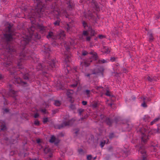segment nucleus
Listing matches in <instances>:
<instances>
[{
    "label": "nucleus",
    "instance_id": "obj_9",
    "mask_svg": "<svg viewBox=\"0 0 160 160\" xmlns=\"http://www.w3.org/2000/svg\"><path fill=\"white\" fill-rule=\"evenodd\" d=\"M64 119L66 120H68V121H64L61 125L58 126L57 128L59 129H60L64 127L71 125L73 121L72 119L68 120L66 118H65Z\"/></svg>",
    "mask_w": 160,
    "mask_h": 160
},
{
    "label": "nucleus",
    "instance_id": "obj_2",
    "mask_svg": "<svg viewBox=\"0 0 160 160\" xmlns=\"http://www.w3.org/2000/svg\"><path fill=\"white\" fill-rule=\"evenodd\" d=\"M71 0L61 1L58 0L51 6V8L53 10L52 13L54 15V20H56L53 23L55 26H59L60 25L61 21L60 18L62 19L65 17L68 18L69 12L72 10L74 7Z\"/></svg>",
    "mask_w": 160,
    "mask_h": 160
},
{
    "label": "nucleus",
    "instance_id": "obj_1",
    "mask_svg": "<svg viewBox=\"0 0 160 160\" xmlns=\"http://www.w3.org/2000/svg\"><path fill=\"white\" fill-rule=\"evenodd\" d=\"M35 29L42 33L46 31V28L42 25L37 24L36 28L34 25H32L30 28L32 32L30 36L24 35L21 38L20 46L22 50L18 54L15 48L9 44V42L15 39V38L14 36H18L19 34L15 32L12 25L9 24L5 29L6 32L8 33L4 34L6 41L5 45H3V47L6 49L5 51L7 52V54H5V62L4 64V65L7 67V70L10 71L11 74H14L18 71V69H20L23 78L30 81L32 80L34 77L30 76L26 69L23 68L22 63L23 60L31 59L32 60V62L34 63L38 61V59L36 57V55L32 51H30L26 48L28 45L32 46V44L35 45L37 43L36 41L41 38L40 35L38 33L34 32Z\"/></svg>",
    "mask_w": 160,
    "mask_h": 160
},
{
    "label": "nucleus",
    "instance_id": "obj_56",
    "mask_svg": "<svg viewBox=\"0 0 160 160\" xmlns=\"http://www.w3.org/2000/svg\"><path fill=\"white\" fill-rule=\"evenodd\" d=\"M131 98L132 100H134L136 99V98L135 96H133L131 97Z\"/></svg>",
    "mask_w": 160,
    "mask_h": 160
},
{
    "label": "nucleus",
    "instance_id": "obj_48",
    "mask_svg": "<svg viewBox=\"0 0 160 160\" xmlns=\"http://www.w3.org/2000/svg\"><path fill=\"white\" fill-rule=\"evenodd\" d=\"M116 58H115V57H111L110 58V60L112 62H113L114 61H115V60H116Z\"/></svg>",
    "mask_w": 160,
    "mask_h": 160
},
{
    "label": "nucleus",
    "instance_id": "obj_5",
    "mask_svg": "<svg viewBox=\"0 0 160 160\" xmlns=\"http://www.w3.org/2000/svg\"><path fill=\"white\" fill-rule=\"evenodd\" d=\"M37 5L35 10H32L28 16L31 20L32 18L34 20L37 18H41L45 14L44 3L42 0H33Z\"/></svg>",
    "mask_w": 160,
    "mask_h": 160
},
{
    "label": "nucleus",
    "instance_id": "obj_54",
    "mask_svg": "<svg viewBox=\"0 0 160 160\" xmlns=\"http://www.w3.org/2000/svg\"><path fill=\"white\" fill-rule=\"evenodd\" d=\"M4 112H9V109H8V108H5L4 109Z\"/></svg>",
    "mask_w": 160,
    "mask_h": 160
},
{
    "label": "nucleus",
    "instance_id": "obj_6",
    "mask_svg": "<svg viewBox=\"0 0 160 160\" xmlns=\"http://www.w3.org/2000/svg\"><path fill=\"white\" fill-rule=\"evenodd\" d=\"M138 130L141 133L142 141L143 143H145L149 139L148 136L147 135L148 131L144 128H140Z\"/></svg>",
    "mask_w": 160,
    "mask_h": 160
},
{
    "label": "nucleus",
    "instance_id": "obj_59",
    "mask_svg": "<svg viewBox=\"0 0 160 160\" xmlns=\"http://www.w3.org/2000/svg\"><path fill=\"white\" fill-rule=\"evenodd\" d=\"M112 105V103H110L108 104V105L110 107H111Z\"/></svg>",
    "mask_w": 160,
    "mask_h": 160
},
{
    "label": "nucleus",
    "instance_id": "obj_62",
    "mask_svg": "<svg viewBox=\"0 0 160 160\" xmlns=\"http://www.w3.org/2000/svg\"><path fill=\"white\" fill-rule=\"evenodd\" d=\"M99 37L100 38H102L103 37V36L102 35H99Z\"/></svg>",
    "mask_w": 160,
    "mask_h": 160
},
{
    "label": "nucleus",
    "instance_id": "obj_24",
    "mask_svg": "<svg viewBox=\"0 0 160 160\" xmlns=\"http://www.w3.org/2000/svg\"><path fill=\"white\" fill-rule=\"evenodd\" d=\"M160 120V116H158V118H155L151 122L150 124L152 125L158 122Z\"/></svg>",
    "mask_w": 160,
    "mask_h": 160
},
{
    "label": "nucleus",
    "instance_id": "obj_64",
    "mask_svg": "<svg viewBox=\"0 0 160 160\" xmlns=\"http://www.w3.org/2000/svg\"><path fill=\"white\" fill-rule=\"evenodd\" d=\"M29 160H37L35 158V159H30Z\"/></svg>",
    "mask_w": 160,
    "mask_h": 160
},
{
    "label": "nucleus",
    "instance_id": "obj_45",
    "mask_svg": "<svg viewBox=\"0 0 160 160\" xmlns=\"http://www.w3.org/2000/svg\"><path fill=\"white\" fill-rule=\"evenodd\" d=\"M91 40V37L88 36H86V40L87 41H89Z\"/></svg>",
    "mask_w": 160,
    "mask_h": 160
},
{
    "label": "nucleus",
    "instance_id": "obj_23",
    "mask_svg": "<svg viewBox=\"0 0 160 160\" xmlns=\"http://www.w3.org/2000/svg\"><path fill=\"white\" fill-rule=\"evenodd\" d=\"M147 79L149 82H151L153 81H157L156 77H154L153 78L150 76H148L147 78Z\"/></svg>",
    "mask_w": 160,
    "mask_h": 160
},
{
    "label": "nucleus",
    "instance_id": "obj_31",
    "mask_svg": "<svg viewBox=\"0 0 160 160\" xmlns=\"http://www.w3.org/2000/svg\"><path fill=\"white\" fill-rule=\"evenodd\" d=\"M108 141V140H107ZM108 141L107 142H106L105 141L103 140L102 142H101L100 145L102 148L104 145L105 143H107V142H108Z\"/></svg>",
    "mask_w": 160,
    "mask_h": 160
},
{
    "label": "nucleus",
    "instance_id": "obj_20",
    "mask_svg": "<svg viewBox=\"0 0 160 160\" xmlns=\"http://www.w3.org/2000/svg\"><path fill=\"white\" fill-rule=\"evenodd\" d=\"M75 74L76 75V82L75 83L72 84L71 85V87L73 88L77 86L79 82V76L78 75H77V73H76Z\"/></svg>",
    "mask_w": 160,
    "mask_h": 160
},
{
    "label": "nucleus",
    "instance_id": "obj_3",
    "mask_svg": "<svg viewBox=\"0 0 160 160\" xmlns=\"http://www.w3.org/2000/svg\"><path fill=\"white\" fill-rule=\"evenodd\" d=\"M65 36L64 32L61 30L57 33L50 32L47 35V37L49 40H54L56 43L55 45L60 43L62 46L64 47L65 50L64 52L63 60L67 62H70L71 60V55L69 51L70 45H73L75 43L73 39H71L70 41V44L68 42L64 41Z\"/></svg>",
    "mask_w": 160,
    "mask_h": 160
},
{
    "label": "nucleus",
    "instance_id": "obj_49",
    "mask_svg": "<svg viewBox=\"0 0 160 160\" xmlns=\"http://www.w3.org/2000/svg\"><path fill=\"white\" fill-rule=\"evenodd\" d=\"M105 94H106V95H107V96H110V97L111 96V95L110 93V92L108 90L107 91V92H106Z\"/></svg>",
    "mask_w": 160,
    "mask_h": 160
},
{
    "label": "nucleus",
    "instance_id": "obj_12",
    "mask_svg": "<svg viewBox=\"0 0 160 160\" xmlns=\"http://www.w3.org/2000/svg\"><path fill=\"white\" fill-rule=\"evenodd\" d=\"M91 4L93 8L96 10L97 11L99 10V5L95 1L93 0H91Z\"/></svg>",
    "mask_w": 160,
    "mask_h": 160
},
{
    "label": "nucleus",
    "instance_id": "obj_15",
    "mask_svg": "<svg viewBox=\"0 0 160 160\" xmlns=\"http://www.w3.org/2000/svg\"><path fill=\"white\" fill-rule=\"evenodd\" d=\"M17 92L14 91L12 89H10L8 93V95L14 98L17 95Z\"/></svg>",
    "mask_w": 160,
    "mask_h": 160
},
{
    "label": "nucleus",
    "instance_id": "obj_16",
    "mask_svg": "<svg viewBox=\"0 0 160 160\" xmlns=\"http://www.w3.org/2000/svg\"><path fill=\"white\" fill-rule=\"evenodd\" d=\"M83 15L86 18L88 19L89 20L92 19L93 16L92 14L90 11H88V13H86L85 12H84L83 14Z\"/></svg>",
    "mask_w": 160,
    "mask_h": 160
},
{
    "label": "nucleus",
    "instance_id": "obj_37",
    "mask_svg": "<svg viewBox=\"0 0 160 160\" xmlns=\"http://www.w3.org/2000/svg\"><path fill=\"white\" fill-rule=\"evenodd\" d=\"M1 130H5L6 129V127L4 124H2L1 126Z\"/></svg>",
    "mask_w": 160,
    "mask_h": 160
},
{
    "label": "nucleus",
    "instance_id": "obj_22",
    "mask_svg": "<svg viewBox=\"0 0 160 160\" xmlns=\"http://www.w3.org/2000/svg\"><path fill=\"white\" fill-rule=\"evenodd\" d=\"M73 91L72 90H68L67 91V95L68 97L70 98L71 100L72 98V94Z\"/></svg>",
    "mask_w": 160,
    "mask_h": 160
},
{
    "label": "nucleus",
    "instance_id": "obj_14",
    "mask_svg": "<svg viewBox=\"0 0 160 160\" xmlns=\"http://www.w3.org/2000/svg\"><path fill=\"white\" fill-rule=\"evenodd\" d=\"M83 94L86 96L87 98H89L91 94V90L88 89H85L83 91Z\"/></svg>",
    "mask_w": 160,
    "mask_h": 160
},
{
    "label": "nucleus",
    "instance_id": "obj_29",
    "mask_svg": "<svg viewBox=\"0 0 160 160\" xmlns=\"http://www.w3.org/2000/svg\"><path fill=\"white\" fill-rule=\"evenodd\" d=\"M98 62L99 63H107L108 62L107 60H104V59H102L101 60H98Z\"/></svg>",
    "mask_w": 160,
    "mask_h": 160
},
{
    "label": "nucleus",
    "instance_id": "obj_34",
    "mask_svg": "<svg viewBox=\"0 0 160 160\" xmlns=\"http://www.w3.org/2000/svg\"><path fill=\"white\" fill-rule=\"evenodd\" d=\"M82 23L85 29H86L88 27L87 23L85 21H83Z\"/></svg>",
    "mask_w": 160,
    "mask_h": 160
},
{
    "label": "nucleus",
    "instance_id": "obj_36",
    "mask_svg": "<svg viewBox=\"0 0 160 160\" xmlns=\"http://www.w3.org/2000/svg\"><path fill=\"white\" fill-rule=\"evenodd\" d=\"M48 121V118H44L43 119V122L44 123H45Z\"/></svg>",
    "mask_w": 160,
    "mask_h": 160
},
{
    "label": "nucleus",
    "instance_id": "obj_60",
    "mask_svg": "<svg viewBox=\"0 0 160 160\" xmlns=\"http://www.w3.org/2000/svg\"><path fill=\"white\" fill-rule=\"evenodd\" d=\"M27 114L25 115V116L24 117V118H25L26 119H27Z\"/></svg>",
    "mask_w": 160,
    "mask_h": 160
},
{
    "label": "nucleus",
    "instance_id": "obj_35",
    "mask_svg": "<svg viewBox=\"0 0 160 160\" xmlns=\"http://www.w3.org/2000/svg\"><path fill=\"white\" fill-rule=\"evenodd\" d=\"M78 152L81 155L84 154V152L83 149L81 148L78 150Z\"/></svg>",
    "mask_w": 160,
    "mask_h": 160
},
{
    "label": "nucleus",
    "instance_id": "obj_30",
    "mask_svg": "<svg viewBox=\"0 0 160 160\" xmlns=\"http://www.w3.org/2000/svg\"><path fill=\"white\" fill-rule=\"evenodd\" d=\"M104 48H105V50H103V51H102V52L107 54L109 53L110 52L109 49L107 47H104Z\"/></svg>",
    "mask_w": 160,
    "mask_h": 160
},
{
    "label": "nucleus",
    "instance_id": "obj_8",
    "mask_svg": "<svg viewBox=\"0 0 160 160\" xmlns=\"http://www.w3.org/2000/svg\"><path fill=\"white\" fill-rule=\"evenodd\" d=\"M138 152L142 155V158L141 160H147V155L144 146H142L140 147L138 150Z\"/></svg>",
    "mask_w": 160,
    "mask_h": 160
},
{
    "label": "nucleus",
    "instance_id": "obj_26",
    "mask_svg": "<svg viewBox=\"0 0 160 160\" xmlns=\"http://www.w3.org/2000/svg\"><path fill=\"white\" fill-rule=\"evenodd\" d=\"M88 30L90 32L91 36H93L94 35L95 31L91 28L89 27L88 28Z\"/></svg>",
    "mask_w": 160,
    "mask_h": 160
},
{
    "label": "nucleus",
    "instance_id": "obj_63",
    "mask_svg": "<svg viewBox=\"0 0 160 160\" xmlns=\"http://www.w3.org/2000/svg\"><path fill=\"white\" fill-rule=\"evenodd\" d=\"M59 135L60 136H63V135L62 134V133H60Z\"/></svg>",
    "mask_w": 160,
    "mask_h": 160
},
{
    "label": "nucleus",
    "instance_id": "obj_19",
    "mask_svg": "<svg viewBox=\"0 0 160 160\" xmlns=\"http://www.w3.org/2000/svg\"><path fill=\"white\" fill-rule=\"evenodd\" d=\"M150 147L153 149L152 151L154 152H156L157 148H158V145L156 143L151 144Z\"/></svg>",
    "mask_w": 160,
    "mask_h": 160
},
{
    "label": "nucleus",
    "instance_id": "obj_58",
    "mask_svg": "<svg viewBox=\"0 0 160 160\" xmlns=\"http://www.w3.org/2000/svg\"><path fill=\"white\" fill-rule=\"evenodd\" d=\"M2 78V74H0V80H1Z\"/></svg>",
    "mask_w": 160,
    "mask_h": 160
},
{
    "label": "nucleus",
    "instance_id": "obj_51",
    "mask_svg": "<svg viewBox=\"0 0 160 160\" xmlns=\"http://www.w3.org/2000/svg\"><path fill=\"white\" fill-rule=\"evenodd\" d=\"M69 107L71 108L72 109H74L75 108V106L72 104H71L70 105Z\"/></svg>",
    "mask_w": 160,
    "mask_h": 160
},
{
    "label": "nucleus",
    "instance_id": "obj_57",
    "mask_svg": "<svg viewBox=\"0 0 160 160\" xmlns=\"http://www.w3.org/2000/svg\"><path fill=\"white\" fill-rule=\"evenodd\" d=\"M69 66L68 65H67V72H68V73H69Z\"/></svg>",
    "mask_w": 160,
    "mask_h": 160
},
{
    "label": "nucleus",
    "instance_id": "obj_44",
    "mask_svg": "<svg viewBox=\"0 0 160 160\" xmlns=\"http://www.w3.org/2000/svg\"><path fill=\"white\" fill-rule=\"evenodd\" d=\"M92 106L93 108H95L98 106V104L96 103H94L92 104Z\"/></svg>",
    "mask_w": 160,
    "mask_h": 160
},
{
    "label": "nucleus",
    "instance_id": "obj_32",
    "mask_svg": "<svg viewBox=\"0 0 160 160\" xmlns=\"http://www.w3.org/2000/svg\"><path fill=\"white\" fill-rule=\"evenodd\" d=\"M55 137L54 136H52L51 139H50L49 141L50 142L53 143L55 142Z\"/></svg>",
    "mask_w": 160,
    "mask_h": 160
},
{
    "label": "nucleus",
    "instance_id": "obj_52",
    "mask_svg": "<svg viewBox=\"0 0 160 160\" xmlns=\"http://www.w3.org/2000/svg\"><path fill=\"white\" fill-rule=\"evenodd\" d=\"M39 116V114L38 113H36L34 115V117L35 118H37Z\"/></svg>",
    "mask_w": 160,
    "mask_h": 160
},
{
    "label": "nucleus",
    "instance_id": "obj_41",
    "mask_svg": "<svg viewBox=\"0 0 160 160\" xmlns=\"http://www.w3.org/2000/svg\"><path fill=\"white\" fill-rule=\"evenodd\" d=\"M83 111H84L83 109H82V108L79 109H78V112L79 115H81L82 113V112H83Z\"/></svg>",
    "mask_w": 160,
    "mask_h": 160
},
{
    "label": "nucleus",
    "instance_id": "obj_13",
    "mask_svg": "<svg viewBox=\"0 0 160 160\" xmlns=\"http://www.w3.org/2000/svg\"><path fill=\"white\" fill-rule=\"evenodd\" d=\"M44 151L46 154L48 153V158H51L52 157V154L51 150L48 147H46L44 149Z\"/></svg>",
    "mask_w": 160,
    "mask_h": 160
},
{
    "label": "nucleus",
    "instance_id": "obj_33",
    "mask_svg": "<svg viewBox=\"0 0 160 160\" xmlns=\"http://www.w3.org/2000/svg\"><path fill=\"white\" fill-rule=\"evenodd\" d=\"M86 37H85L82 35H80L79 36V38L81 40L84 41H85V40Z\"/></svg>",
    "mask_w": 160,
    "mask_h": 160
},
{
    "label": "nucleus",
    "instance_id": "obj_21",
    "mask_svg": "<svg viewBox=\"0 0 160 160\" xmlns=\"http://www.w3.org/2000/svg\"><path fill=\"white\" fill-rule=\"evenodd\" d=\"M64 28L67 30L68 32H69L71 30V26L70 25V24L68 23L67 22L63 26Z\"/></svg>",
    "mask_w": 160,
    "mask_h": 160
},
{
    "label": "nucleus",
    "instance_id": "obj_4",
    "mask_svg": "<svg viewBox=\"0 0 160 160\" xmlns=\"http://www.w3.org/2000/svg\"><path fill=\"white\" fill-rule=\"evenodd\" d=\"M44 53L45 55V57L47 59L46 63L47 67L45 65L42 64L41 63H38L37 64L36 69L38 71L42 70L45 71L42 72L44 73H48L47 70H52V69L55 68L56 60L54 59H51L50 58V53L51 52V48L49 45L48 44H46L44 46Z\"/></svg>",
    "mask_w": 160,
    "mask_h": 160
},
{
    "label": "nucleus",
    "instance_id": "obj_25",
    "mask_svg": "<svg viewBox=\"0 0 160 160\" xmlns=\"http://www.w3.org/2000/svg\"><path fill=\"white\" fill-rule=\"evenodd\" d=\"M141 99L143 101V102L141 106L144 108L147 107V105L145 103L146 101L145 99L146 98L144 97H142L141 98Z\"/></svg>",
    "mask_w": 160,
    "mask_h": 160
},
{
    "label": "nucleus",
    "instance_id": "obj_61",
    "mask_svg": "<svg viewBox=\"0 0 160 160\" xmlns=\"http://www.w3.org/2000/svg\"><path fill=\"white\" fill-rule=\"evenodd\" d=\"M40 142V139L37 140V142L38 143H39Z\"/></svg>",
    "mask_w": 160,
    "mask_h": 160
},
{
    "label": "nucleus",
    "instance_id": "obj_42",
    "mask_svg": "<svg viewBox=\"0 0 160 160\" xmlns=\"http://www.w3.org/2000/svg\"><path fill=\"white\" fill-rule=\"evenodd\" d=\"M34 124L38 126L40 124V122L38 120H36L34 121Z\"/></svg>",
    "mask_w": 160,
    "mask_h": 160
},
{
    "label": "nucleus",
    "instance_id": "obj_11",
    "mask_svg": "<svg viewBox=\"0 0 160 160\" xmlns=\"http://www.w3.org/2000/svg\"><path fill=\"white\" fill-rule=\"evenodd\" d=\"M15 84L16 83L21 84L22 85H24L26 84L27 83L26 82L23 81L20 78H15Z\"/></svg>",
    "mask_w": 160,
    "mask_h": 160
},
{
    "label": "nucleus",
    "instance_id": "obj_39",
    "mask_svg": "<svg viewBox=\"0 0 160 160\" xmlns=\"http://www.w3.org/2000/svg\"><path fill=\"white\" fill-rule=\"evenodd\" d=\"M149 118L148 116H145L143 118V120L145 121H148Z\"/></svg>",
    "mask_w": 160,
    "mask_h": 160
},
{
    "label": "nucleus",
    "instance_id": "obj_50",
    "mask_svg": "<svg viewBox=\"0 0 160 160\" xmlns=\"http://www.w3.org/2000/svg\"><path fill=\"white\" fill-rule=\"evenodd\" d=\"M146 99H145L146 102H149L151 100V99L150 98H147V97H144Z\"/></svg>",
    "mask_w": 160,
    "mask_h": 160
},
{
    "label": "nucleus",
    "instance_id": "obj_46",
    "mask_svg": "<svg viewBox=\"0 0 160 160\" xmlns=\"http://www.w3.org/2000/svg\"><path fill=\"white\" fill-rule=\"evenodd\" d=\"M92 158V156L91 155H88L87 156V159L88 160H91Z\"/></svg>",
    "mask_w": 160,
    "mask_h": 160
},
{
    "label": "nucleus",
    "instance_id": "obj_27",
    "mask_svg": "<svg viewBox=\"0 0 160 160\" xmlns=\"http://www.w3.org/2000/svg\"><path fill=\"white\" fill-rule=\"evenodd\" d=\"M53 104L56 106H59L61 104V102L59 100H56L54 101Z\"/></svg>",
    "mask_w": 160,
    "mask_h": 160
},
{
    "label": "nucleus",
    "instance_id": "obj_55",
    "mask_svg": "<svg viewBox=\"0 0 160 160\" xmlns=\"http://www.w3.org/2000/svg\"><path fill=\"white\" fill-rule=\"evenodd\" d=\"M41 111L44 113H46V110L45 109H42L41 110Z\"/></svg>",
    "mask_w": 160,
    "mask_h": 160
},
{
    "label": "nucleus",
    "instance_id": "obj_28",
    "mask_svg": "<svg viewBox=\"0 0 160 160\" xmlns=\"http://www.w3.org/2000/svg\"><path fill=\"white\" fill-rule=\"evenodd\" d=\"M148 38L150 42H152L153 41L154 38L152 34H148Z\"/></svg>",
    "mask_w": 160,
    "mask_h": 160
},
{
    "label": "nucleus",
    "instance_id": "obj_53",
    "mask_svg": "<svg viewBox=\"0 0 160 160\" xmlns=\"http://www.w3.org/2000/svg\"><path fill=\"white\" fill-rule=\"evenodd\" d=\"M82 104L83 105H86L87 103V102L86 101H83L82 102Z\"/></svg>",
    "mask_w": 160,
    "mask_h": 160
},
{
    "label": "nucleus",
    "instance_id": "obj_38",
    "mask_svg": "<svg viewBox=\"0 0 160 160\" xmlns=\"http://www.w3.org/2000/svg\"><path fill=\"white\" fill-rule=\"evenodd\" d=\"M82 35L86 37L88 36V33L86 31H83Z\"/></svg>",
    "mask_w": 160,
    "mask_h": 160
},
{
    "label": "nucleus",
    "instance_id": "obj_7",
    "mask_svg": "<svg viewBox=\"0 0 160 160\" xmlns=\"http://www.w3.org/2000/svg\"><path fill=\"white\" fill-rule=\"evenodd\" d=\"M103 71V69L102 68L98 66L96 68H95L93 71L92 74L89 73H84V76L88 78L89 79L90 78V76L91 74H98L99 73H102V71Z\"/></svg>",
    "mask_w": 160,
    "mask_h": 160
},
{
    "label": "nucleus",
    "instance_id": "obj_17",
    "mask_svg": "<svg viewBox=\"0 0 160 160\" xmlns=\"http://www.w3.org/2000/svg\"><path fill=\"white\" fill-rule=\"evenodd\" d=\"M92 62V60H89L88 61H84L83 62H81V65L82 67H87L90 65V62Z\"/></svg>",
    "mask_w": 160,
    "mask_h": 160
},
{
    "label": "nucleus",
    "instance_id": "obj_43",
    "mask_svg": "<svg viewBox=\"0 0 160 160\" xmlns=\"http://www.w3.org/2000/svg\"><path fill=\"white\" fill-rule=\"evenodd\" d=\"M156 132L159 133H160V124L158 125L157 130H156Z\"/></svg>",
    "mask_w": 160,
    "mask_h": 160
},
{
    "label": "nucleus",
    "instance_id": "obj_47",
    "mask_svg": "<svg viewBox=\"0 0 160 160\" xmlns=\"http://www.w3.org/2000/svg\"><path fill=\"white\" fill-rule=\"evenodd\" d=\"M114 136V134L113 133H112L109 134V138L110 139L112 138Z\"/></svg>",
    "mask_w": 160,
    "mask_h": 160
},
{
    "label": "nucleus",
    "instance_id": "obj_10",
    "mask_svg": "<svg viewBox=\"0 0 160 160\" xmlns=\"http://www.w3.org/2000/svg\"><path fill=\"white\" fill-rule=\"evenodd\" d=\"M101 117L102 121L105 122L109 126L111 125L113 122L112 120L109 118L104 117L102 115H101Z\"/></svg>",
    "mask_w": 160,
    "mask_h": 160
},
{
    "label": "nucleus",
    "instance_id": "obj_18",
    "mask_svg": "<svg viewBox=\"0 0 160 160\" xmlns=\"http://www.w3.org/2000/svg\"><path fill=\"white\" fill-rule=\"evenodd\" d=\"M92 55V58L93 60H96L97 59V55L96 52L92 50L91 52L88 53Z\"/></svg>",
    "mask_w": 160,
    "mask_h": 160
},
{
    "label": "nucleus",
    "instance_id": "obj_40",
    "mask_svg": "<svg viewBox=\"0 0 160 160\" xmlns=\"http://www.w3.org/2000/svg\"><path fill=\"white\" fill-rule=\"evenodd\" d=\"M88 54V53L86 51L83 50L82 51V56H85Z\"/></svg>",
    "mask_w": 160,
    "mask_h": 160
}]
</instances>
